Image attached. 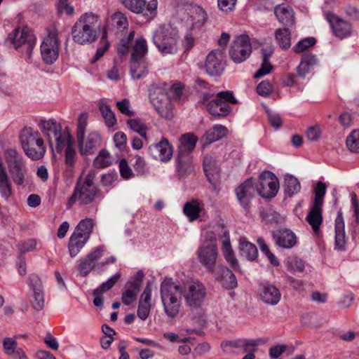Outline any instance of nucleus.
Here are the masks:
<instances>
[{"mask_svg": "<svg viewBox=\"0 0 359 359\" xmlns=\"http://www.w3.org/2000/svg\"><path fill=\"white\" fill-rule=\"evenodd\" d=\"M135 32L131 31L126 39H122L117 46L118 53L125 55L131 48L130 72L135 79L142 78L147 73L145 56L148 52L147 42L142 36L137 37L134 42Z\"/></svg>", "mask_w": 359, "mask_h": 359, "instance_id": "obj_1", "label": "nucleus"}, {"mask_svg": "<svg viewBox=\"0 0 359 359\" xmlns=\"http://www.w3.org/2000/svg\"><path fill=\"white\" fill-rule=\"evenodd\" d=\"M102 30L100 16L92 12L82 14L72 28L73 41L79 45H90L100 37Z\"/></svg>", "mask_w": 359, "mask_h": 359, "instance_id": "obj_2", "label": "nucleus"}, {"mask_svg": "<svg viewBox=\"0 0 359 359\" xmlns=\"http://www.w3.org/2000/svg\"><path fill=\"white\" fill-rule=\"evenodd\" d=\"M161 299L163 310L169 318H175L180 313L182 305V294L180 285L171 278H165L161 284Z\"/></svg>", "mask_w": 359, "mask_h": 359, "instance_id": "obj_3", "label": "nucleus"}, {"mask_svg": "<svg viewBox=\"0 0 359 359\" xmlns=\"http://www.w3.org/2000/svg\"><path fill=\"white\" fill-rule=\"evenodd\" d=\"M37 126L53 150L54 149L53 140L55 142V149H60L62 144L67 143L72 136L69 130L67 128L62 130L60 123L54 118L40 119Z\"/></svg>", "mask_w": 359, "mask_h": 359, "instance_id": "obj_4", "label": "nucleus"}, {"mask_svg": "<svg viewBox=\"0 0 359 359\" xmlns=\"http://www.w3.org/2000/svg\"><path fill=\"white\" fill-rule=\"evenodd\" d=\"M20 141L25 154L32 160H39L44 156L46 149L39 131L25 128L20 135Z\"/></svg>", "mask_w": 359, "mask_h": 359, "instance_id": "obj_5", "label": "nucleus"}, {"mask_svg": "<svg viewBox=\"0 0 359 359\" xmlns=\"http://www.w3.org/2000/svg\"><path fill=\"white\" fill-rule=\"evenodd\" d=\"M185 305L191 309L202 306L207 295L205 286L198 280H191L180 285Z\"/></svg>", "mask_w": 359, "mask_h": 359, "instance_id": "obj_6", "label": "nucleus"}, {"mask_svg": "<svg viewBox=\"0 0 359 359\" xmlns=\"http://www.w3.org/2000/svg\"><path fill=\"white\" fill-rule=\"evenodd\" d=\"M95 173L89 172L83 179H80L69 198V203H74L79 201L81 205L91 203L99 191L94 184Z\"/></svg>", "mask_w": 359, "mask_h": 359, "instance_id": "obj_7", "label": "nucleus"}, {"mask_svg": "<svg viewBox=\"0 0 359 359\" xmlns=\"http://www.w3.org/2000/svg\"><path fill=\"white\" fill-rule=\"evenodd\" d=\"M166 83L153 84L149 88V95L152 105L157 113L166 119L172 117V105L167 95Z\"/></svg>", "mask_w": 359, "mask_h": 359, "instance_id": "obj_8", "label": "nucleus"}, {"mask_svg": "<svg viewBox=\"0 0 359 359\" xmlns=\"http://www.w3.org/2000/svg\"><path fill=\"white\" fill-rule=\"evenodd\" d=\"M205 240L198 248L197 255L199 262L210 272L215 271L218 257V250L216 244L217 238L214 232L205 233Z\"/></svg>", "mask_w": 359, "mask_h": 359, "instance_id": "obj_9", "label": "nucleus"}, {"mask_svg": "<svg viewBox=\"0 0 359 359\" xmlns=\"http://www.w3.org/2000/svg\"><path fill=\"white\" fill-rule=\"evenodd\" d=\"M59 32L55 25L47 29V36L41 44V54L43 62L53 64L58 58L60 41Z\"/></svg>", "mask_w": 359, "mask_h": 359, "instance_id": "obj_10", "label": "nucleus"}, {"mask_svg": "<svg viewBox=\"0 0 359 359\" xmlns=\"http://www.w3.org/2000/svg\"><path fill=\"white\" fill-rule=\"evenodd\" d=\"M6 161L13 182L18 186L24 185L28 169L22 156L15 149H8Z\"/></svg>", "mask_w": 359, "mask_h": 359, "instance_id": "obj_11", "label": "nucleus"}, {"mask_svg": "<svg viewBox=\"0 0 359 359\" xmlns=\"http://www.w3.org/2000/svg\"><path fill=\"white\" fill-rule=\"evenodd\" d=\"M236 102L237 100L231 92L222 91L215 98L208 102L206 108L212 116H226L231 111L230 104H234Z\"/></svg>", "mask_w": 359, "mask_h": 359, "instance_id": "obj_12", "label": "nucleus"}, {"mask_svg": "<svg viewBox=\"0 0 359 359\" xmlns=\"http://www.w3.org/2000/svg\"><path fill=\"white\" fill-rule=\"evenodd\" d=\"M278 189V180L273 172L264 171L259 175L258 182H256V191L262 197H274Z\"/></svg>", "mask_w": 359, "mask_h": 359, "instance_id": "obj_13", "label": "nucleus"}, {"mask_svg": "<svg viewBox=\"0 0 359 359\" xmlns=\"http://www.w3.org/2000/svg\"><path fill=\"white\" fill-rule=\"evenodd\" d=\"M252 53L249 36L241 34L236 37L230 49V56L236 63L245 61Z\"/></svg>", "mask_w": 359, "mask_h": 359, "instance_id": "obj_14", "label": "nucleus"}, {"mask_svg": "<svg viewBox=\"0 0 359 359\" xmlns=\"http://www.w3.org/2000/svg\"><path fill=\"white\" fill-rule=\"evenodd\" d=\"M6 41L15 48H18L22 45L25 46L29 56H30L35 46V41L32 35L30 34L29 30L27 28L15 29L8 34Z\"/></svg>", "mask_w": 359, "mask_h": 359, "instance_id": "obj_15", "label": "nucleus"}, {"mask_svg": "<svg viewBox=\"0 0 359 359\" xmlns=\"http://www.w3.org/2000/svg\"><path fill=\"white\" fill-rule=\"evenodd\" d=\"M256 192V181L252 178L246 180L235 189L237 201L245 210L249 209Z\"/></svg>", "mask_w": 359, "mask_h": 359, "instance_id": "obj_16", "label": "nucleus"}, {"mask_svg": "<svg viewBox=\"0 0 359 359\" xmlns=\"http://www.w3.org/2000/svg\"><path fill=\"white\" fill-rule=\"evenodd\" d=\"M205 72L210 76H219L224 69V55L220 50H213L206 56Z\"/></svg>", "mask_w": 359, "mask_h": 359, "instance_id": "obj_17", "label": "nucleus"}, {"mask_svg": "<svg viewBox=\"0 0 359 359\" xmlns=\"http://www.w3.org/2000/svg\"><path fill=\"white\" fill-rule=\"evenodd\" d=\"M79 152L83 156L92 154L101 144L102 138L99 133L90 132L88 135L85 134L76 137Z\"/></svg>", "mask_w": 359, "mask_h": 359, "instance_id": "obj_18", "label": "nucleus"}, {"mask_svg": "<svg viewBox=\"0 0 359 359\" xmlns=\"http://www.w3.org/2000/svg\"><path fill=\"white\" fill-rule=\"evenodd\" d=\"M149 152L154 158L163 163L168 162L172 157V147L165 138L149 147Z\"/></svg>", "mask_w": 359, "mask_h": 359, "instance_id": "obj_19", "label": "nucleus"}, {"mask_svg": "<svg viewBox=\"0 0 359 359\" xmlns=\"http://www.w3.org/2000/svg\"><path fill=\"white\" fill-rule=\"evenodd\" d=\"M128 27V20L126 16L121 12L116 11L108 15L105 25L102 26V39L107 37V29L114 28L120 32Z\"/></svg>", "mask_w": 359, "mask_h": 359, "instance_id": "obj_20", "label": "nucleus"}, {"mask_svg": "<svg viewBox=\"0 0 359 359\" xmlns=\"http://www.w3.org/2000/svg\"><path fill=\"white\" fill-rule=\"evenodd\" d=\"M325 16L332 27V32L336 36L340 39H343L348 36L351 34L352 31V26L349 22L338 18L337 16L330 13H327Z\"/></svg>", "mask_w": 359, "mask_h": 359, "instance_id": "obj_21", "label": "nucleus"}, {"mask_svg": "<svg viewBox=\"0 0 359 359\" xmlns=\"http://www.w3.org/2000/svg\"><path fill=\"white\" fill-rule=\"evenodd\" d=\"M29 285L32 288L34 294L31 300L33 308L41 311L44 306V296L42 284L39 276L32 274L29 276Z\"/></svg>", "mask_w": 359, "mask_h": 359, "instance_id": "obj_22", "label": "nucleus"}, {"mask_svg": "<svg viewBox=\"0 0 359 359\" xmlns=\"http://www.w3.org/2000/svg\"><path fill=\"white\" fill-rule=\"evenodd\" d=\"M207 20L208 15L204 9L201 6H194L190 10L186 24L190 30H196L202 28Z\"/></svg>", "mask_w": 359, "mask_h": 359, "instance_id": "obj_23", "label": "nucleus"}, {"mask_svg": "<svg viewBox=\"0 0 359 359\" xmlns=\"http://www.w3.org/2000/svg\"><path fill=\"white\" fill-rule=\"evenodd\" d=\"M205 205L198 200L192 199L184 203L183 213L191 222L198 219L204 214Z\"/></svg>", "mask_w": 359, "mask_h": 359, "instance_id": "obj_24", "label": "nucleus"}, {"mask_svg": "<svg viewBox=\"0 0 359 359\" xmlns=\"http://www.w3.org/2000/svg\"><path fill=\"white\" fill-rule=\"evenodd\" d=\"M259 294L262 301L269 305H276L281 299L280 290L273 285H261Z\"/></svg>", "mask_w": 359, "mask_h": 359, "instance_id": "obj_25", "label": "nucleus"}, {"mask_svg": "<svg viewBox=\"0 0 359 359\" xmlns=\"http://www.w3.org/2000/svg\"><path fill=\"white\" fill-rule=\"evenodd\" d=\"M151 288L150 285L147 284L140 296L137 311V316L142 320H145L149 316L151 309Z\"/></svg>", "mask_w": 359, "mask_h": 359, "instance_id": "obj_26", "label": "nucleus"}, {"mask_svg": "<svg viewBox=\"0 0 359 359\" xmlns=\"http://www.w3.org/2000/svg\"><path fill=\"white\" fill-rule=\"evenodd\" d=\"M179 39V33L176 28L170 25H160L152 34V41L154 45L157 44V39L161 42L168 39Z\"/></svg>", "mask_w": 359, "mask_h": 359, "instance_id": "obj_27", "label": "nucleus"}, {"mask_svg": "<svg viewBox=\"0 0 359 359\" xmlns=\"http://www.w3.org/2000/svg\"><path fill=\"white\" fill-rule=\"evenodd\" d=\"M345 224L341 212H338L335 219V243L334 249L340 251L346 250Z\"/></svg>", "mask_w": 359, "mask_h": 359, "instance_id": "obj_28", "label": "nucleus"}, {"mask_svg": "<svg viewBox=\"0 0 359 359\" xmlns=\"http://www.w3.org/2000/svg\"><path fill=\"white\" fill-rule=\"evenodd\" d=\"M222 231L223 233V236L222 237V253H223L224 257H225V259L226 260V262L231 266L232 268L236 269L238 266V263L236 258L235 257L233 251L232 250V248H231V246L230 244V241H229V236L227 235L228 233L224 228H222Z\"/></svg>", "mask_w": 359, "mask_h": 359, "instance_id": "obj_29", "label": "nucleus"}, {"mask_svg": "<svg viewBox=\"0 0 359 359\" xmlns=\"http://www.w3.org/2000/svg\"><path fill=\"white\" fill-rule=\"evenodd\" d=\"M197 141L198 137L191 133L182 135L180 139L178 154H190L194 150Z\"/></svg>", "mask_w": 359, "mask_h": 359, "instance_id": "obj_30", "label": "nucleus"}, {"mask_svg": "<svg viewBox=\"0 0 359 359\" xmlns=\"http://www.w3.org/2000/svg\"><path fill=\"white\" fill-rule=\"evenodd\" d=\"M318 60L313 54H306L302 57L300 63L297 68V72L300 77H304L311 72L313 67L317 65Z\"/></svg>", "mask_w": 359, "mask_h": 359, "instance_id": "obj_31", "label": "nucleus"}, {"mask_svg": "<svg viewBox=\"0 0 359 359\" xmlns=\"http://www.w3.org/2000/svg\"><path fill=\"white\" fill-rule=\"evenodd\" d=\"M275 14L278 21L285 25H292L294 22V13L290 6L281 4L276 7Z\"/></svg>", "mask_w": 359, "mask_h": 359, "instance_id": "obj_32", "label": "nucleus"}, {"mask_svg": "<svg viewBox=\"0 0 359 359\" xmlns=\"http://www.w3.org/2000/svg\"><path fill=\"white\" fill-rule=\"evenodd\" d=\"M220 275L217 276V280L222 285L227 289H233L237 286V280L233 272L226 267L222 266Z\"/></svg>", "mask_w": 359, "mask_h": 359, "instance_id": "obj_33", "label": "nucleus"}, {"mask_svg": "<svg viewBox=\"0 0 359 359\" xmlns=\"http://www.w3.org/2000/svg\"><path fill=\"white\" fill-rule=\"evenodd\" d=\"M74 138L70 136V140H69L67 143L64 142L61 149H55V150L58 153H61L63 149H65V164L68 167H72L74 165L76 158V152L75 149L74 148Z\"/></svg>", "mask_w": 359, "mask_h": 359, "instance_id": "obj_34", "label": "nucleus"}, {"mask_svg": "<svg viewBox=\"0 0 359 359\" xmlns=\"http://www.w3.org/2000/svg\"><path fill=\"white\" fill-rule=\"evenodd\" d=\"M88 242V240L73 233L69 240L68 250L72 257H76Z\"/></svg>", "mask_w": 359, "mask_h": 359, "instance_id": "obj_35", "label": "nucleus"}, {"mask_svg": "<svg viewBox=\"0 0 359 359\" xmlns=\"http://www.w3.org/2000/svg\"><path fill=\"white\" fill-rule=\"evenodd\" d=\"M263 55V61L261 67L255 74V78H259L264 75L269 74L272 69L273 66L269 62V58L273 53V48L270 46L267 49H262Z\"/></svg>", "mask_w": 359, "mask_h": 359, "instance_id": "obj_36", "label": "nucleus"}, {"mask_svg": "<svg viewBox=\"0 0 359 359\" xmlns=\"http://www.w3.org/2000/svg\"><path fill=\"white\" fill-rule=\"evenodd\" d=\"M94 225V221L92 219H83L77 224L73 233L88 241L93 232Z\"/></svg>", "mask_w": 359, "mask_h": 359, "instance_id": "obj_37", "label": "nucleus"}, {"mask_svg": "<svg viewBox=\"0 0 359 359\" xmlns=\"http://www.w3.org/2000/svg\"><path fill=\"white\" fill-rule=\"evenodd\" d=\"M227 128L222 125H215L210 128L204 135L207 144L217 141L227 135Z\"/></svg>", "mask_w": 359, "mask_h": 359, "instance_id": "obj_38", "label": "nucleus"}, {"mask_svg": "<svg viewBox=\"0 0 359 359\" xmlns=\"http://www.w3.org/2000/svg\"><path fill=\"white\" fill-rule=\"evenodd\" d=\"M155 46L163 55H175L178 51V39L164 40L162 42L157 39V44Z\"/></svg>", "mask_w": 359, "mask_h": 359, "instance_id": "obj_39", "label": "nucleus"}, {"mask_svg": "<svg viewBox=\"0 0 359 359\" xmlns=\"http://www.w3.org/2000/svg\"><path fill=\"white\" fill-rule=\"evenodd\" d=\"M240 250L241 255L248 260H255L257 255L258 251L256 246L247 241L245 238L240 239Z\"/></svg>", "mask_w": 359, "mask_h": 359, "instance_id": "obj_40", "label": "nucleus"}, {"mask_svg": "<svg viewBox=\"0 0 359 359\" xmlns=\"http://www.w3.org/2000/svg\"><path fill=\"white\" fill-rule=\"evenodd\" d=\"M203 168L208 180L212 182L215 175L219 172V168L217 165L215 159L210 155H207L203 159Z\"/></svg>", "mask_w": 359, "mask_h": 359, "instance_id": "obj_41", "label": "nucleus"}, {"mask_svg": "<svg viewBox=\"0 0 359 359\" xmlns=\"http://www.w3.org/2000/svg\"><path fill=\"white\" fill-rule=\"evenodd\" d=\"M297 243L295 234L289 229H284L280 232L277 243L285 248H291Z\"/></svg>", "mask_w": 359, "mask_h": 359, "instance_id": "obj_42", "label": "nucleus"}, {"mask_svg": "<svg viewBox=\"0 0 359 359\" xmlns=\"http://www.w3.org/2000/svg\"><path fill=\"white\" fill-rule=\"evenodd\" d=\"M193 170L192 159L190 154H178L177 170L180 175L183 176Z\"/></svg>", "mask_w": 359, "mask_h": 359, "instance_id": "obj_43", "label": "nucleus"}, {"mask_svg": "<svg viewBox=\"0 0 359 359\" xmlns=\"http://www.w3.org/2000/svg\"><path fill=\"white\" fill-rule=\"evenodd\" d=\"M99 109L107 127H113L116 123V118L109 105L101 101L99 103Z\"/></svg>", "mask_w": 359, "mask_h": 359, "instance_id": "obj_44", "label": "nucleus"}, {"mask_svg": "<svg viewBox=\"0 0 359 359\" xmlns=\"http://www.w3.org/2000/svg\"><path fill=\"white\" fill-rule=\"evenodd\" d=\"M275 37L281 48L287 49L291 46V33L288 29H278L275 32Z\"/></svg>", "mask_w": 359, "mask_h": 359, "instance_id": "obj_45", "label": "nucleus"}, {"mask_svg": "<svg viewBox=\"0 0 359 359\" xmlns=\"http://www.w3.org/2000/svg\"><path fill=\"white\" fill-rule=\"evenodd\" d=\"M306 219L311 225L313 231L318 232L323 222L322 210L311 209Z\"/></svg>", "mask_w": 359, "mask_h": 359, "instance_id": "obj_46", "label": "nucleus"}, {"mask_svg": "<svg viewBox=\"0 0 359 359\" xmlns=\"http://www.w3.org/2000/svg\"><path fill=\"white\" fill-rule=\"evenodd\" d=\"M284 187L285 191L289 196L297 194L301 189L299 180L292 175L285 176Z\"/></svg>", "mask_w": 359, "mask_h": 359, "instance_id": "obj_47", "label": "nucleus"}, {"mask_svg": "<svg viewBox=\"0 0 359 359\" xmlns=\"http://www.w3.org/2000/svg\"><path fill=\"white\" fill-rule=\"evenodd\" d=\"M140 6L142 11H140L139 14H142L148 19H152L156 16L158 6L157 0H143Z\"/></svg>", "mask_w": 359, "mask_h": 359, "instance_id": "obj_48", "label": "nucleus"}, {"mask_svg": "<svg viewBox=\"0 0 359 359\" xmlns=\"http://www.w3.org/2000/svg\"><path fill=\"white\" fill-rule=\"evenodd\" d=\"M93 163L98 168H104L111 165V159L109 152L106 149H102L95 158Z\"/></svg>", "mask_w": 359, "mask_h": 359, "instance_id": "obj_49", "label": "nucleus"}, {"mask_svg": "<svg viewBox=\"0 0 359 359\" xmlns=\"http://www.w3.org/2000/svg\"><path fill=\"white\" fill-rule=\"evenodd\" d=\"M0 194L2 197L8 198L12 194L11 183L7 172L0 173Z\"/></svg>", "mask_w": 359, "mask_h": 359, "instance_id": "obj_50", "label": "nucleus"}, {"mask_svg": "<svg viewBox=\"0 0 359 359\" xmlns=\"http://www.w3.org/2000/svg\"><path fill=\"white\" fill-rule=\"evenodd\" d=\"M121 275L116 273L110 277L107 281L102 283L99 287L95 290V294H102L104 292L109 290L118 280Z\"/></svg>", "mask_w": 359, "mask_h": 359, "instance_id": "obj_51", "label": "nucleus"}, {"mask_svg": "<svg viewBox=\"0 0 359 359\" xmlns=\"http://www.w3.org/2000/svg\"><path fill=\"white\" fill-rule=\"evenodd\" d=\"M129 128L134 132L137 133L141 137L147 140V127L138 119H129L127 121Z\"/></svg>", "mask_w": 359, "mask_h": 359, "instance_id": "obj_52", "label": "nucleus"}, {"mask_svg": "<svg viewBox=\"0 0 359 359\" xmlns=\"http://www.w3.org/2000/svg\"><path fill=\"white\" fill-rule=\"evenodd\" d=\"M346 146L351 152H359V130H353L346 137Z\"/></svg>", "mask_w": 359, "mask_h": 359, "instance_id": "obj_53", "label": "nucleus"}, {"mask_svg": "<svg viewBox=\"0 0 359 359\" xmlns=\"http://www.w3.org/2000/svg\"><path fill=\"white\" fill-rule=\"evenodd\" d=\"M286 266L288 269L293 272H302L305 268L304 262L296 257H288L286 261Z\"/></svg>", "mask_w": 359, "mask_h": 359, "instance_id": "obj_54", "label": "nucleus"}, {"mask_svg": "<svg viewBox=\"0 0 359 359\" xmlns=\"http://www.w3.org/2000/svg\"><path fill=\"white\" fill-rule=\"evenodd\" d=\"M260 215L266 223H278L283 219L278 212L271 209L262 210Z\"/></svg>", "mask_w": 359, "mask_h": 359, "instance_id": "obj_55", "label": "nucleus"}, {"mask_svg": "<svg viewBox=\"0 0 359 359\" xmlns=\"http://www.w3.org/2000/svg\"><path fill=\"white\" fill-rule=\"evenodd\" d=\"M257 243L259 244L261 252L267 257L270 263L273 266H278L280 264L279 262L278 261L276 257L270 252L269 248L265 243L264 241L262 238H259L257 240Z\"/></svg>", "mask_w": 359, "mask_h": 359, "instance_id": "obj_56", "label": "nucleus"}, {"mask_svg": "<svg viewBox=\"0 0 359 359\" xmlns=\"http://www.w3.org/2000/svg\"><path fill=\"white\" fill-rule=\"evenodd\" d=\"M316 43V40L313 37L306 38L299 41L293 48V50L296 53H300L312 47Z\"/></svg>", "mask_w": 359, "mask_h": 359, "instance_id": "obj_57", "label": "nucleus"}, {"mask_svg": "<svg viewBox=\"0 0 359 359\" xmlns=\"http://www.w3.org/2000/svg\"><path fill=\"white\" fill-rule=\"evenodd\" d=\"M94 267L95 264L88 258V257H85L80 260L78 269L80 275L86 276L94 269Z\"/></svg>", "mask_w": 359, "mask_h": 359, "instance_id": "obj_58", "label": "nucleus"}, {"mask_svg": "<svg viewBox=\"0 0 359 359\" xmlns=\"http://www.w3.org/2000/svg\"><path fill=\"white\" fill-rule=\"evenodd\" d=\"M2 344L4 353L9 356L18 348L15 338L5 337L2 341Z\"/></svg>", "mask_w": 359, "mask_h": 359, "instance_id": "obj_59", "label": "nucleus"}, {"mask_svg": "<svg viewBox=\"0 0 359 359\" xmlns=\"http://www.w3.org/2000/svg\"><path fill=\"white\" fill-rule=\"evenodd\" d=\"M144 278L142 271H138L127 283V287L139 292Z\"/></svg>", "mask_w": 359, "mask_h": 359, "instance_id": "obj_60", "label": "nucleus"}, {"mask_svg": "<svg viewBox=\"0 0 359 359\" xmlns=\"http://www.w3.org/2000/svg\"><path fill=\"white\" fill-rule=\"evenodd\" d=\"M88 114L86 112L81 113L77 120L76 137L85 134L88 125Z\"/></svg>", "mask_w": 359, "mask_h": 359, "instance_id": "obj_61", "label": "nucleus"}, {"mask_svg": "<svg viewBox=\"0 0 359 359\" xmlns=\"http://www.w3.org/2000/svg\"><path fill=\"white\" fill-rule=\"evenodd\" d=\"M116 107L119 111L127 116H133L135 111L131 109L130 101L128 99H123L121 101L116 102Z\"/></svg>", "mask_w": 359, "mask_h": 359, "instance_id": "obj_62", "label": "nucleus"}, {"mask_svg": "<svg viewBox=\"0 0 359 359\" xmlns=\"http://www.w3.org/2000/svg\"><path fill=\"white\" fill-rule=\"evenodd\" d=\"M57 13L60 15H72L74 13V8L68 1H59L57 5Z\"/></svg>", "mask_w": 359, "mask_h": 359, "instance_id": "obj_63", "label": "nucleus"}, {"mask_svg": "<svg viewBox=\"0 0 359 359\" xmlns=\"http://www.w3.org/2000/svg\"><path fill=\"white\" fill-rule=\"evenodd\" d=\"M138 292L127 288L122 294L121 300L125 305H130L135 301Z\"/></svg>", "mask_w": 359, "mask_h": 359, "instance_id": "obj_64", "label": "nucleus"}]
</instances>
